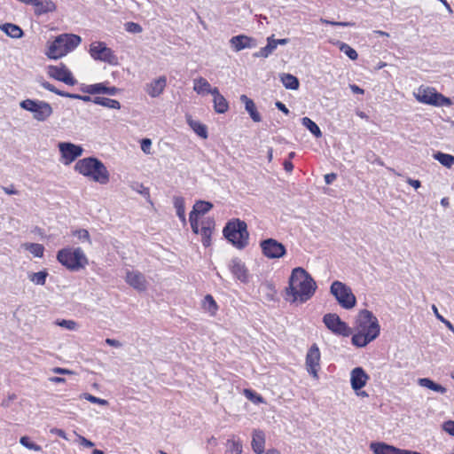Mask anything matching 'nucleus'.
Returning <instances> with one entry per match:
<instances>
[{
    "label": "nucleus",
    "instance_id": "4be33fe9",
    "mask_svg": "<svg viewBox=\"0 0 454 454\" xmlns=\"http://www.w3.org/2000/svg\"><path fill=\"white\" fill-rule=\"evenodd\" d=\"M231 273L241 282H247L248 274L245 264L239 258H234L230 263Z\"/></svg>",
    "mask_w": 454,
    "mask_h": 454
},
{
    "label": "nucleus",
    "instance_id": "58836bf2",
    "mask_svg": "<svg viewBox=\"0 0 454 454\" xmlns=\"http://www.w3.org/2000/svg\"><path fill=\"white\" fill-rule=\"evenodd\" d=\"M190 127L193 129V131L202 138L207 137V129L206 125L200 123V121L189 120L188 121Z\"/></svg>",
    "mask_w": 454,
    "mask_h": 454
},
{
    "label": "nucleus",
    "instance_id": "69168bd1",
    "mask_svg": "<svg viewBox=\"0 0 454 454\" xmlns=\"http://www.w3.org/2000/svg\"><path fill=\"white\" fill-rule=\"evenodd\" d=\"M60 96L74 99H79V98H81L82 95L63 91L62 93H60Z\"/></svg>",
    "mask_w": 454,
    "mask_h": 454
},
{
    "label": "nucleus",
    "instance_id": "680f3d73",
    "mask_svg": "<svg viewBox=\"0 0 454 454\" xmlns=\"http://www.w3.org/2000/svg\"><path fill=\"white\" fill-rule=\"evenodd\" d=\"M275 106H276V107H277L279 111L283 112L284 114H289V110L287 109V107L286 106V105H285V104H283L282 102H280V101H277V102L275 103Z\"/></svg>",
    "mask_w": 454,
    "mask_h": 454
},
{
    "label": "nucleus",
    "instance_id": "9d476101",
    "mask_svg": "<svg viewBox=\"0 0 454 454\" xmlns=\"http://www.w3.org/2000/svg\"><path fill=\"white\" fill-rule=\"evenodd\" d=\"M90 53V56L96 60H100L114 66L118 64L117 56L103 42H96L91 43Z\"/></svg>",
    "mask_w": 454,
    "mask_h": 454
},
{
    "label": "nucleus",
    "instance_id": "864d4df0",
    "mask_svg": "<svg viewBox=\"0 0 454 454\" xmlns=\"http://www.w3.org/2000/svg\"><path fill=\"white\" fill-rule=\"evenodd\" d=\"M442 429L450 435L454 436V420H448L442 424Z\"/></svg>",
    "mask_w": 454,
    "mask_h": 454
},
{
    "label": "nucleus",
    "instance_id": "de8ad7c7",
    "mask_svg": "<svg viewBox=\"0 0 454 454\" xmlns=\"http://www.w3.org/2000/svg\"><path fill=\"white\" fill-rule=\"evenodd\" d=\"M83 398L92 403H97V404H100V405H107L108 404V402L106 400L98 398L90 394H87V393L83 394Z\"/></svg>",
    "mask_w": 454,
    "mask_h": 454
},
{
    "label": "nucleus",
    "instance_id": "bb28decb",
    "mask_svg": "<svg viewBox=\"0 0 454 454\" xmlns=\"http://www.w3.org/2000/svg\"><path fill=\"white\" fill-rule=\"evenodd\" d=\"M265 438L262 431L254 430L253 433L252 448L256 454H262L264 451Z\"/></svg>",
    "mask_w": 454,
    "mask_h": 454
},
{
    "label": "nucleus",
    "instance_id": "5701e85b",
    "mask_svg": "<svg viewBox=\"0 0 454 454\" xmlns=\"http://www.w3.org/2000/svg\"><path fill=\"white\" fill-rule=\"evenodd\" d=\"M212 95L214 97V109L218 114H224L228 108L229 105L225 98L220 94L219 90L215 87L212 91Z\"/></svg>",
    "mask_w": 454,
    "mask_h": 454
},
{
    "label": "nucleus",
    "instance_id": "7ed1b4c3",
    "mask_svg": "<svg viewBox=\"0 0 454 454\" xmlns=\"http://www.w3.org/2000/svg\"><path fill=\"white\" fill-rule=\"evenodd\" d=\"M74 170L100 184H106L110 179L106 167L96 157H87L77 160Z\"/></svg>",
    "mask_w": 454,
    "mask_h": 454
},
{
    "label": "nucleus",
    "instance_id": "4c0bfd02",
    "mask_svg": "<svg viewBox=\"0 0 454 454\" xmlns=\"http://www.w3.org/2000/svg\"><path fill=\"white\" fill-rule=\"evenodd\" d=\"M213 207V204L208 201L198 200L191 212H194L197 215L207 213Z\"/></svg>",
    "mask_w": 454,
    "mask_h": 454
},
{
    "label": "nucleus",
    "instance_id": "052dcab7",
    "mask_svg": "<svg viewBox=\"0 0 454 454\" xmlns=\"http://www.w3.org/2000/svg\"><path fill=\"white\" fill-rule=\"evenodd\" d=\"M79 438H80V442L82 446H84L86 448H90V447L94 446V443L91 441L86 439L85 437L79 436Z\"/></svg>",
    "mask_w": 454,
    "mask_h": 454
},
{
    "label": "nucleus",
    "instance_id": "09e8293b",
    "mask_svg": "<svg viewBox=\"0 0 454 454\" xmlns=\"http://www.w3.org/2000/svg\"><path fill=\"white\" fill-rule=\"evenodd\" d=\"M74 236L77 237L82 241H88L90 244L91 243L90 238V233L85 229H81V230L75 231L74 232Z\"/></svg>",
    "mask_w": 454,
    "mask_h": 454
},
{
    "label": "nucleus",
    "instance_id": "ddd939ff",
    "mask_svg": "<svg viewBox=\"0 0 454 454\" xmlns=\"http://www.w3.org/2000/svg\"><path fill=\"white\" fill-rule=\"evenodd\" d=\"M59 149L62 158L65 160V164H70L74 161L83 153V149L81 145L70 142L59 143Z\"/></svg>",
    "mask_w": 454,
    "mask_h": 454
},
{
    "label": "nucleus",
    "instance_id": "e2e57ef3",
    "mask_svg": "<svg viewBox=\"0 0 454 454\" xmlns=\"http://www.w3.org/2000/svg\"><path fill=\"white\" fill-rule=\"evenodd\" d=\"M106 343L109 346H112V347H115V348H120L121 346V343L117 340H114V339H106Z\"/></svg>",
    "mask_w": 454,
    "mask_h": 454
},
{
    "label": "nucleus",
    "instance_id": "72a5a7b5",
    "mask_svg": "<svg viewBox=\"0 0 454 454\" xmlns=\"http://www.w3.org/2000/svg\"><path fill=\"white\" fill-rule=\"evenodd\" d=\"M433 157L446 168H450L454 164V156L451 154L437 152L433 155Z\"/></svg>",
    "mask_w": 454,
    "mask_h": 454
},
{
    "label": "nucleus",
    "instance_id": "a211bd4d",
    "mask_svg": "<svg viewBox=\"0 0 454 454\" xmlns=\"http://www.w3.org/2000/svg\"><path fill=\"white\" fill-rule=\"evenodd\" d=\"M230 43L235 51H240L244 49H251L257 46L255 39L245 35L231 37Z\"/></svg>",
    "mask_w": 454,
    "mask_h": 454
},
{
    "label": "nucleus",
    "instance_id": "49530a36",
    "mask_svg": "<svg viewBox=\"0 0 454 454\" xmlns=\"http://www.w3.org/2000/svg\"><path fill=\"white\" fill-rule=\"evenodd\" d=\"M320 22L322 24H328V25H332V26H339V27H353L355 26V23L354 22H346V21H332V20H328L326 19H323L321 18L320 19Z\"/></svg>",
    "mask_w": 454,
    "mask_h": 454
},
{
    "label": "nucleus",
    "instance_id": "c03bdc74",
    "mask_svg": "<svg viewBox=\"0 0 454 454\" xmlns=\"http://www.w3.org/2000/svg\"><path fill=\"white\" fill-rule=\"evenodd\" d=\"M124 26H125L126 31H128L129 33L139 34L143 31L142 27L138 23L129 21V22L125 23Z\"/></svg>",
    "mask_w": 454,
    "mask_h": 454
},
{
    "label": "nucleus",
    "instance_id": "338daca9",
    "mask_svg": "<svg viewBox=\"0 0 454 454\" xmlns=\"http://www.w3.org/2000/svg\"><path fill=\"white\" fill-rule=\"evenodd\" d=\"M349 88L352 90V92L355 94H364V90L363 89H361L360 87H358L356 84H350Z\"/></svg>",
    "mask_w": 454,
    "mask_h": 454
},
{
    "label": "nucleus",
    "instance_id": "a19ab883",
    "mask_svg": "<svg viewBox=\"0 0 454 454\" xmlns=\"http://www.w3.org/2000/svg\"><path fill=\"white\" fill-rule=\"evenodd\" d=\"M340 50L352 60H356L358 58L357 52L345 43H340Z\"/></svg>",
    "mask_w": 454,
    "mask_h": 454
},
{
    "label": "nucleus",
    "instance_id": "a878e982",
    "mask_svg": "<svg viewBox=\"0 0 454 454\" xmlns=\"http://www.w3.org/2000/svg\"><path fill=\"white\" fill-rule=\"evenodd\" d=\"M193 83V90L196 91L199 95H212L214 88L211 87L210 83L207 81V79L203 77H199L194 79Z\"/></svg>",
    "mask_w": 454,
    "mask_h": 454
},
{
    "label": "nucleus",
    "instance_id": "2eb2a0df",
    "mask_svg": "<svg viewBox=\"0 0 454 454\" xmlns=\"http://www.w3.org/2000/svg\"><path fill=\"white\" fill-rule=\"evenodd\" d=\"M320 351L317 344H313L306 355V368L315 379L318 378L317 372L320 365Z\"/></svg>",
    "mask_w": 454,
    "mask_h": 454
},
{
    "label": "nucleus",
    "instance_id": "ea45409f",
    "mask_svg": "<svg viewBox=\"0 0 454 454\" xmlns=\"http://www.w3.org/2000/svg\"><path fill=\"white\" fill-rule=\"evenodd\" d=\"M24 247L28 250L35 257H43L44 247L43 245L38 243H26L24 244Z\"/></svg>",
    "mask_w": 454,
    "mask_h": 454
},
{
    "label": "nucleus",
    "instance_id": "412c9836",
    "mask_svg": "<svg viewBox=\"0 0 454 454\" xmlns=\"http://www.w3.org/2000/svg\"><path fill=\"white\" fill-rule=\"evenodd\" d=\"M215 228V221L212 218H207L201 222L200 233L202 237V244L207 247L211 245V235Z\"/></svg>",
    "mask_w": 454,
    "mask_h": 454
},
{
    "label": "nucleus",
    "instance_id": "6e6552de",
    "mask_svg": "<svg viewBox=\"0 0 454 454\" xmlns=\"http://www.w3.org/2000/svg\"><path fill=\"white\" fill-rule=\"evenodd\" d=\"M331 294L335 297L339 304L346 309L355 307L356 298L349 286L340 281H333L330 287Z\"/></svg>",
    "mask_w": 454,
    "mask_h": 454
},
{
    "label": "nucleus",
    "instance_id": "0eeeda50",
    "mask_svg": "<svg viewBox=\"0 0 454 454\" xmlns=\"http://www.w3.org/2000/svg\"><path fill=\"white\" fill-rule=\"evenodd\" d=\"M20 107L32 114L33 119L43 122L53 114L52 106L46 101L27 98L20 102Z\"/></svg>",
    "mask_w": 454,
    "mask_h": 454
},
{
    "label": "nucleus",
    "instance_id": "a18cd8bd",
    "mask_svg": "<svg viewBox=\"0 0 454 454\" xmlns=\"http://www.w3.org/2000/svg\"><path fill=\"white\" fill-rule=\"evenodd\" d=\"M189 221L191 223L192 231L195 234L200 233L199 223H198V215L194 212H191L189 215Z\"/></svg>",
    "mask_w": 454,
    "mask_h": 454
},
{
    "label": "nucleus",
    "instance_id": "2f4dec72",
    "mask_svg": "<svg viewBox=\"0 0 454 454\" xmlns=\"http://www.w3.org/2000/svg\"><path fill=\"white\" fill-rule=\"evenodd\" d=\"M93 103L111 109H120L121 104L119 101L108 98L95 97Z\"/></svg>",
    "mask_w": 454,
    "mask_h": 454
},
{
    "label": "nucleus",
    "instance_id": "dca6fc26",
    "mask_svg": "<svg viewBox=\"0 0 454 454\" xmlns=\"http://www.w3.org/2000/svg\"><path fill=\"white\" fill-rule=\"evenodd\" d=\"M125 281L138 292H144L147 289L148 282L145 275L137 270H127Z\"/></svg>",
    "mask_w": 454,
    "mask_h": 454
},
{
    "label": "nucleus",
    "instance_id": "f704fd0d",
    "mask_svg": "<svg viewBox=\"0 0 454 454\" xmlns=\"http://www.w3.org/2000/svg\"><path fill=\"white\" fill-rule=\"evenodd\" d=\"M203 309L207 311L211 316H215L218 306L212 295L207 294L202 302Z\"/></svg>",
    "mask_w": 454,
    "mask_h": 454
},
{
    "label": "nucleus",
    "instance_id": "c9c22d12",
    "mask_svg": "<svg viewBox=\"0 0 454 454\" xmlns=\"http://www.w3.org/2000/svg\"><path fill=\"white\" fill-rule=\"evenodd\" d=\"M28 279L37 286H43L48 277V272L43 270L39 272L28 273Z\"/></svg>",
    "mask_w": 454,
    "mask_h": 454
},
{
    "label": "nucleus",
    "instance_id": "f3484780",
    "mask_svg": "<svg viewBox=\"0 0 454 454\" xmlns=\"http://www.w3.org/2000/svg\"><path fill=\"white\" fill-rule=\"evenodd\" d=\"M167 86V77L161 75L145 84V90L151 98L160 96Z\"/></svg>",
    "mask_w": 454,
    "mask_h": 454
},
{
    "label": "nucleus",
    "instance_id": "f257e3e1",
    "mask_svg": "<svg viewBox=\"0 0 454 454\" xmlns=\"http://www.w3.org/2000/svg\"><path fill=\"white\" fill-rule=\"evenodd\" d=\"M353 330L356 333L351 339L352 344L364 348L380 335V326L372 311L362 309L356 318Z\"/></svg>",
    "mask_w": 454,
    "mask_h": 454
},
{
    "label": "nucleus",
    "instance_id": "6e6d98bb",
    "mask_svg": "<svg viewBox=\"0 0 454 454\" xmlns=\"http://www.w3.org/2000/svg\"><path fill=\"white\" fill-rule=\"evenodd\" d=\"M245 393H246L247 397L249 398L250 400L257 401L259 403H262V397L258 395H256L252 390L246 389Z\"/></svg>",
    "mask_w": 454,
    "mask_h": 454
},
{
    "label": "nucleus",
    "instance_id": "8fccbe9b",
    "mask_svg": "<svg viewBox=\"0 0 454 454\" xmlns=\"http://www.w3.org/2000/svg\"><path fill=\"white\" fill-rule=\"evenodd\" d=\"M57 325L61 326V327L67 328L68 330H74L76 325H77V324L74 321H73V320H66V319H62L60 321H58Z\"/></svg>",
    "mask_w": 454,
    "mask_h": 454
},
{
    "label": "nucleus",
    "instance_id": "7c9ffc66",
    "mask_svg": "<svg viewBox=\"0 0 454 454\" xmlns=\"http://www.w3.org/2000/svg\"><path fill=\"white\" fill-rule=\"evenodd\" d=\"M280 80L283 85L288 90H297L299 88L300 82L298 78L291 74H282Z\"/></svg>",
    "mask_w": 454,
    "mask_h": 454
},
{
    "label": "nucleus",
    "instance_id": "f03ea898",
    "mask_svg": "<svg viewBox=\"0 0 454 454\" xmlns=\"http://www.w3.org/2000/svg\"><path fill=\"white\" fill-rule=\"evenodd\" d=\"M316 289L317 284L313 278L303 268L297 267L292 270L286 293L292 296V302L299 301L303 303L314 295Z\"/></svg>",
    "mask_w": 454,
    "mask_h": 454
},
{
    "label": "nucleus",
    "instance_id": "bf43d9fd",
    "mask_svg": "<svg viewBox=\"0 0 454 454\" xmlns=\"http://www.w3.org/2000/svg\"><path fill=\"white\" fill-rule=\"evenodd\" d=\"M53 372L59 373V374H67V375H72L74 374L73 371H70L68 369L60 368V367H55L52 369Z\"/></svg>",
    "mask_w": 454,
    "mask_h": 454
},
{
    "label": "nucleus",
    "instance_id": "0e129e2a",
    "mask_svg": "<svg viewBox=\"0 0 454 454\" xmlns=\"http://www.w3.org/2000/svg\"><path fill=\"white\" fill-rule=\"evenodd\" d=\"M337 177V175L334 173L326 174L325 176V181L327 184H331Z\"/></svg>",
    "mask_w": 454,
    "mask_h": 454
},
{
    "label": "nucleus",
    "instance_id": "aec40b11",
    "mask_svg": "<svg viewBox=\"0 0 454 454\" xmlns=\"http://www.w3.org/2000/svg\"><path fill=\"white\" fill-rule=\"evenodd\" d=\"M81 90L82 92L90 95L107 94L111 96H114L119 90L116 87H107L103 82L86 85L82 87Z\"/></svg>",
    "mask_w": 454,
    "mask_h": 454
},
{
    "label": "nucleus",
    "instance_id": "603ef678",
    "mask_svg": "<svg viewBox=\"0 0 454 454\" xmlns=\"http://www.w3.org/2000/svg\"><path fill=\"white\" fill-rule=\"evenodd\" d=\"M41 85L47 90L53 92L59 96H60V93L63 92V90H58L54 85L46 81L41 82Z\"/></svg>",
    "mask_w": 454,
    "mask_h": 454
},
{
    "label": "nucleus",
    "instance_id": "774afa93",
    "mask_svg": "<svg viewBox=\"0 0 454 454\" xmlns=\"http://www.w3.org/2000/svg\"><path fill=\"white\" fill-rule=\"evenodd\" d=\"M283 165L286 172H291L294 169V164L290 160H285Z\"/></svg>",
    "mask_w": 454,
    "mask_h": 454
},
{
    "label": "nucleus",
    "instance_id": "cd10ccee",
    "mask_svg": "<svg viewBox=\"0 0 454 454\" xmlns=\"http://www.w3.org/2000/svg\"><path fill=\"white\" fill-rule=\"evenodd\" d=\"M0 28L10 37L12 38H21L23 36L22 29L15 24L12 23H4L0 25Z\"/></svg>",
    "mask_w": 454,
    "mask_h": 454
},
{
    "label": "nucleus",
    "instance_id": "13d9d810",
    "mask_svg": "<svg viewBox=\"0 0 454 454\" xmlns=\"http://www.w3.org/2000/svg\"><path fill=\"white\" fill-rule=\"evenodd\" d=\"M50 432H51V434H56V435H58V436H59V437H61V438H63V439L67 440V434H66V432H65L64 430H62V429H59V428H56V427H54V428H51V429L50 430Z\"/></svg>",
    "mask_w": 454,
    "mask_h": 454
},
{
    "label": "nucleus",
    "instance_id": "39448f33",
    "mask_svg": "<svg viewBox=\"0 0 454 454\" xmlns=\"http://www.w3.org/2000/svg\"><path fill=\"white\" fill-rule=\"evenodd\" d=\"M82 42L79 35L63 34L57 36L49 46L47 56L51 59H59L74 51Z\"/></svg>",
    "mask_w": 454,
    "mask_h": 454
},
{
    "label": "nucleus",
    "instance_id": "e433bc0d",
    "mask_svg": "<svg viewBox=\"0 0 454 454\" xmlns=\"http://www.w3.org/2000/svg\"><path fill=\"white\" fill-rule=\"evenodd\" d=\"M301 123L306 127L316 137H321L322 132L317 124L309 117H303Z\"/></svg>",
    "mask_w": 454,
    "mask_h": 454
},
{
    "label": "nucleus",
    "instance_id": "9b49d317",
    "mask_svg": "<svg viewBox=\"0 0 454 454\" xmlns=\"http://www.w3.org/2000/svg\"><path fill=\"white\" fill-rule=\"evenodd\" d=\"M262 254L269 259H279L286 255V247L277 239L269 238L260 242Z\"/></svg>",
    "mask_w": 454,
    "mask_h": 454
},
{
    "label": "nucleus",
    "instance_id": "37998d69",
    "mask_svg": "<svg viewBox=\"0 0 454 454\" xmlns=\"http://www.w3.org/2000/svg\"><path fill=\"white\" fill-rule=\"evenodd\" d=\"M20 442L22 446L26 447L28 450H32L35 451H40L42 450L40 445H38L35 442H32L27 436H22L20 439Z\"/></svg>",
    "mask_w": 454,
    "mask_h": 454
},
{
    "label": "nucleus",
    "instance_id": "6ab92c4d",
    "mask_svg": "<svg viewBox=\"0 0 454 454\" xmlns=\"http://www.w3.org/2000/svg\"><path fill=\"white\" fill-rule=\"evenodd\" d=\"M368 380L369 376L362 367H356L351 371L350 383L355 391H358L363 388Z\"/></svg>",
    "mask_w": 454,
    "mask_h": 454
},
{
    "label": "nucleus",
    "instance_id": "f8f14e48",
    "mask_svg": "<svg viewBox=\"0 0 454 454\" xmlns=\"http://www.w3.org/2000/svg\"><path fill=\"white\" fill-rule=\"evenodd\" d=\"M323 322L335 334L347 337L353 333V330L337 314H325L323 317Z\"/></svg>",
    "mask_w": 454,
    "mask_h": 454
},
{
    "label": "nucleus",
    "instance_id": "473e14b6",
    "mask_svg": "<svg viewBox=\"0 0 454 454\" xmlns=\"http://www.w3.org/2000/svg\"><path fill=\"white\" fill-rule=\"evenodd\" d=\"M174 207L176 211V215L181 222L185 224V206H184V199L183 197L176 196L174 197Z\"/></svg>",
    "mask_w": 454,
    "mask_h": 454
},
{
    "label": "nucleus",
    "instance_id": "393cba45",
    "mask_svg": "<svg viewBox=\"0 0 454 454\" xmlns=\"http://www.w3.org/2000/svg\"><path fill=\"white\" fill-rule=\"evenodd\" d=\"M240 101L242 103H244L245 109L249 114L251 119L254 122L261 121L262 118H261L260 114L256 110V106H255L254 102L251 98L247 97L246 95H241L240 96Z\"/></svg>",
    "mask_w": 454,
    "mask_h": 454
},
{
    "label": "nucleus",
    "instance_id": "1a4fd4ad",
    "mask_svg": "<svg viewBox=\"0 0 454 454\" xmlns=\"http://www.w3.org/2000/svg\"><path fill=\"white\" fill-rule=\"evenodd\" d=\"M414 96L419 102L434 106H448L450 104V98L438 93L434 88L430 87L420 86L418 91L414 93Z\"/></svg>",
    "mask_w": 454,
    "mask_h": 454
},
{
    "label": "nucleus",
    "instance_id": "20e7f679",
    "mask_svg": "<svg viewBox=\"0 0 454 454\" xmlns=\"http://www.w3.org/2000/svg\"><path fill=\"white\" fill-rule=\"evenodd\" d=\"M223 234L229 242L239 249H243L248 245L247 225L240 219L229 221L223 230Z\"/></svg>",
    "mask_w": 454,
    "mask_h": 454
},
{
    "label": "nucleus",
    "instance_id": "3c124183",
    "mask_svg": "<svg viewBox=\"0 0 454 454\" xmlns=\"http://www.w3.org/2000/svg\"><path fill=\"white\" fill-rule=\"evenodd\" d=\"M152 140L150 138H143L141 140V150L146 153L151 154Z\"/></svg>",
    "mask_w": 454,
    "mask_h": 454
},
{
    "label": "nucleus",
    "instance_id": "423d86ee",
    "mask_svg": "<svg viewBox=\"0 0 454 454\" xmlns=\"http://www.w3.org/2000/svg\"><path fill=\"white\" fill-rule=\"evenodd\" d=\"M57 259L63 266L73 271L79 270L88 262L83 251L80 247L74 250L63 248L58 252Z\"/></svg>",
    "mask_w": 454,
    "mask_h": 454
},
{
    "label": "nucleus",
    "instance_id": "c85d7f7f",
    "mask_svg": "<svg viewBox=\"0 0 454 454\" xmlns=\"http://www.w3.org/2000/svg\"><path fill=\"white\" fill-rule=\"evenodd\" d=\"M276 49V43L272 36L267 38V45L261 48L260 51L254 52L253 57L254 58H267L269 57L273 51Z\"/></svg>",
    "mask_w": 454,
    "mask_h": 454
},
{
    "label": "nucleus",
    "instance_id": "b1692460",
    "mask_svg": "<svg viewBox=\"0 0 454 454\" xmlns=\"http://www.w3.org/2000/svg\"><path fill=\"white\" fill-rule=\"evenodd\" d=\"M31 4L35 7V13L36 15L51 12L56 9V5L51 0H35Z\"/></svg>",
    "mask_w": 454,
    "mask_h": 454
},
{
    "label": "nucleus",
    "instance_id": "c756f323",
    "mask_svg": "<svg viewBox=\"0 0 454 454\" xmlns=\"http://www.w3.org/2000/svg\"><path fill=\"white\" fill-rule=\"evenodd\" d=\"M418 382H419V386H421L423 387H427L428 389H431L434 392L445 394L447 391L446 387H442L440 384L435 383L434 381H433L432 380H430L428 378L419 379Z\"/></svg>",
    "mask_w": 454,
    "mask_h": 454
},
{
    "label": "nucleus",
    "instance_id": "79ce46f5",
    "mask_svg": "<svg viewBox=\"0 0 454 454\" xmlns=\"http://www.w3.org/2000/svg\"><path fill=\"white\" fill-rule=\"evenodd\" d=\"M226 452L228 454H240L242 452V445L235 441H228Z\"/></svg>",
    "mask_w": 454,
    "mask_h": 454
},
{
    "label": "nucleus",
    "instance_id": "4468645a",
    "mask_svg": "<svg viewBox=\"0 0 454 454\" xmlns=\"http://www.w3.org/2000/svg\"><path fill=\"white\" fill-rule=\"evenodd\" d=\"M48 74L55 80L62 82L67 85L73 86L77 82V81L73 77L72 73L63 64H61L60 67L49 66Z\"/></svg>",
    "mask_w": 454,
    "mask_h": 454
},
{
    "label": "nucleus",
    "instance_id": "5fc2aeb1",
    "mask_svg": "<svg viewBox=\"0 0 454 454\" xmlns=\"http://www.w3.org/2000/svg\"><path fill=\"white\" fill-rule=\"evenodd\" d=\"M132 189L137 191V192H139L140 194H142L144 196L149 197V195H150L149 188L144 186L142 184H136L135 185H132Z\"/></svg>",
    "mask_w": 454,
    "mask_h": 454
},
{
    "label": "nucleus",
    "instance_id": "4d7b16f0",
    "mask_svg": "<svg viewBox=\"0 0 454 454\" xmlns=\"http://www.w3.org/2000/svg\"><path fill=\"white\" fill-rule=\"evenodd\" d=\"M16 395L15 394H11L8 395V397L6 399H4L1 403V405L4 408H8L12 402L14 401L16 399Z\"/></svg>",
    "mask_w": 454,
    "mask_h": 454
}]
</instances>
